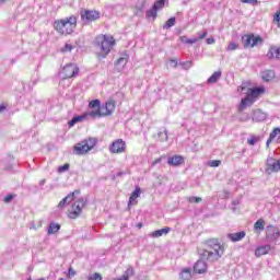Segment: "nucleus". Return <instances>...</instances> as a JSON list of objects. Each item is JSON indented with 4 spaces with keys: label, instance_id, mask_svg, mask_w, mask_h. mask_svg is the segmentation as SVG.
<instances>
[{
    "label": "nucleus",
    "instance_id": "obj_1",
    "mask_svg": "<svg viewBox=\"0 0 280 280\" xmlns=\"http://www.w3.org/2000/svg\"><path fill=\"white\" fill-rule=\"evenodd\" d=\"M100 102V100L95 98L90 101L89 108H97L96 110H91V119H100L102 117H110L113 113H115V108H117V102L115 100L109 98L105 104Z\"/></svg>",
    "mask_w": 280,
    "mask_h": 280
},
{
    "label": "nucleus",
    "instance_id": "obj_2",
    "mask_svg": "<svg viewBox=\"0 0 280 280\" xmlns=\"http://www.w3.org/2000/svg\"><path fill=\"white\" fill-rule=\"evenodd\" d=\"M52 27L60 36H70L78 27V16L72 14L68 18L57 19L54 21Z\"/></svg>",
    "mask_w": 280,
    "mask_h": 280
},
{
    "label": "nucleus",
    "instance_id": "obj_3",
    "mask_svg": "<svg viewBox=\"0 0 280 280\" xmlns=\"http://www.w3.org/2000/svg\"><path fill=\"white\" fill-rule=\"evenodd\" d=\"M208 249H203L199 253L202 259H206L210 264L218 261L224 255V246L220 244L218 238H212L207 241Z\"/></svg>",
    "mask_w": 280,
    "mask_h": 280
},
{
    "label": "nucleus",
    "instance_id": "obj_4",
    "mask_svg": "<svg viewBox=\"0 0 280 280\" xmlns=\"http://www.w3.org/2000/svg\"><path fill=\"white\" fill-rule=\"evenodd\" d=\"M95 45L98 49L97 58H107L108 54L117 45V39L113 35L101 34L95 37Z\"/></svg>",
    "mask_w": 280,
    "mask_h": 280
},
{
    "label": "nucleus",
    "instance_id": "obj_5",
    "mask_svg": "<svg viewBox=\"0 0 280 280\" xmlns=\"http://www.w3.org/2000/svg\"><path fill=\"white\" fill-rule=\"evenodd\" d=\"M264 93H266V88L264 86L248 89L246 97L241 101V108L253 106L255 102H257V100L264 95Z\"/></svg>",
    "mask_w": 280,
    "mask_h": 280
},
{
    "label": "nucleus",
    "instance_id": "obj_6",
    "mask_svg": "<svg viewBox=\"0 0 280 280\" xmlns=\"http://www.w3.org/2000/svg\"><path fill=\"white\" fill-rule=\"evenodd\" d=\"M242 40L245 49H253V47H258L264 43L261 35H255L253 33L243 35Z\"/></svg>",
    "mask_w": 280,
    "mask_h": 280
},
{
    "label": "nucleus",
    "instance_id": "obj_7",
    "mask_svg": "<svg viewBox=\"0 0 280 280\" xmlns=\"http://www.w3.org/2000/svg\"><path fill=\"white\" fill-rule=\"evenodd\" d=\"M84 207H86V198L81 197L72 205V211L69 213V218H71V220L79 218Z\"/></svg>",
    "mask_w": 280,
    "mask_h": 280
},
{
    "label": "nucleus",
    "instance_id": "obj_8",
    "mask_svg": "<svg viewBox=\"0 0 280 280\" xmlns=\"http://www.w3.org/2000/svg\"><path fill=\"white\" fill-rule=\"evenodd\" d=\"M94 145H96V142H78L74 147H73V152L74 154H77L78 156H82L84 154H89V152H91V150H93Z\"/></svg>",
    "mask_w": 280,
    "mask_h": 280
},
{
    "label": "nucleus",
    "instance_id": "obj_9",
    "mask_svg": "<svg viewBox=\"0 0 280 280\" xmlns=\"http://www.w3.org/2000/svg\"><path fill=\"white\" fill-rule=\"evenodd\" d=\"M78 73H80V68L75 63H67L61 71L63 80L75 78Z\"/></svg>",
    "mask_w": 280,
    "mask_h": 280
},
{
    "label": "nucleus",
    "instance_id": "obj_10",
    "mask_svg": "<svg viewBox=\"0 0 280 280\" xmlns=\"http://www.w3.org/2000/svg\"><path fill=\"white\" fill-rule=\"evenodd\" d=\"M100 19V13L96 10L84 9L81 11V20L86 23H93V21H97Z\"/></svg>",
    "mask_w": 280,
    "mask_h": 280
},
{
    "label": "nucleus",
    "instance_id": "obj_11",
    "mask_svg": "<svg viewBox=\"0 0 280 280\" xmlns=\"http://www.w3.org/2000/svg\"><path fill=\"white\" fill-rule=\"evenodd\" d=\"M109 151L112 152V154H121V152L126 151V142L114 141L109 147Z\"/></svg>",
    "mask_w": 280,
    "mask_h": 280
},
{
    "label": "nucleus",
    "instance_id": "obj_12",
    "mask_svg": "<svg viewBox=\"0 0 280 280\" xmlns=\"http://www.w3.org/2000/svg\"><path fill=\"white\" fill-rule=\"evenodd\" d=\"M86 119H91V112H85L84 114L80 116L73 117L70 121H68L69 128H73L75 124H80L82 121H86Z\"/></svg>",
    "mask_w": 280,
    "mask_h": 280
},
{
    "label": "nucleus",
    "instance_id": "obj_13",
    "mask_svg": "<svg viewBox=\"0 0 280 280\" xmlns=\"http://www.w3.org/2000/svg\"><path fill=\"white\" fill-rule=\"evenodd\" d=\"M194 270L195 272H197V275H205V272H207V259L200 256V259L197 260V262L194 266Z\"/></svg>",
    "mask_w": 280,
    "mask_h": 280
},
{
    "label": "nucleus",
    "instance_id": "obj_14",
    "mask_svg": "<svg viewBox=\"0 0 280 280\" xmlns=\"http://www.w3.org/2000/svg\"><path fill=\"white\" fill-rule=\"evenodd\" d=\"M130 60V56L128 54H122L120 58H118L116 61H115V67L116 69H124V67H126V65H128V61Z\"/></svg>",
    "mask_w": 280,
    "mask_h": 280
},
{
    "label": "nucleus",
    "instance_id": "obj_15",
    "mask_svg": "<svg viewBox=\"0 0 280 280\" xmlns=\"http://www.w3.org/2000/svg\"><path fill=\"white\" fill-rule=\"evenodd\" d=\"M167 163L172 165L173 167H178L185 163V158L182 155H173L168 158Z\"/></svg>",
    "mask_w": 280,
    "mask_h": 280
},
{
    "label": "nucleus",
    "instance_id": "obj_16",
    "mask_svg": "<svg viewBox=\"0 0 280 280\" xmlns=\"http://www.w3.org/2000/svg\"><path fill=\"white\" fill-rule=\"evenodd\" d=\"M267 57L270 59V60H275L276 59H279L280 58V46L277 47V46H272L269 51L267 52Z\"/></svg>",
    "mask_w": 280,
    "mask_h": 280
},
{
    "label": "nucleus",
    "instance_id": "obj_17",
    "mask_svg": "<svg viewBox=\"0 0 280 280\" xmlns=\"http://www.w3.org/2000/svg\"><path fill=\"white\" fill-rule=\"evenodd\" d=\"M141 196V188L136 187L135 191L129 197L128 207H132V205H137V198Z\"/></svg>",
    "mask_w": 280,
    "mask_h": 280
},
{
    "label": "nucleus",
    "instance_id": "obj_18",
    "mask_svg": "<svg viewBox=\"0 0 280 280\" xmlns=\"http://www.w3.org/2000/svg\"><path fill=\"white\" fill-rule=\"evenodd\" d=\"M229 240H231V242H241V240H244L246 237V232L241 231L238 233H231L228 234Z\"/></svg>",
    "mask_w": 280,
    "mask_h": 280
},
{
    "label": "nucleus",
    "instance_id": "obj_19",
    "mask_svg": "<svg viewBox=\"0 0 280 280\" xmlns=\"http://www.w3.org/2000/svg\"><path fill=\"white\" fill-rule=\"evenodd\" d=\"M271 246L270 245H262L256 248L255 250V255L257 257H261L264 255H268L269 250H271Z\"/></svg>",
    "mask_w": 280,
    "mask_h": 280
},
{
    "label": "nucleus",
    "instance_id": "obj_20",
    "mask_svg": "<svg viewBox=\"0 0 280 280\" xmlns=\"http://www.w3.org/2000/svg\"><path fill=\"white\" fill-rule=\"evenodd\" d=\"M261 79L264 82H272V80H275V71L272 70L262 71Z\"/></svg>",
    "mask_w": 280,
    "mask_h": 280
},
{
    "label": "nucleus",
    "instance_id": "obj_21",
    "mask_svg": "<svg viewBox=\"0 0 280 280\" xmlns=\"http://www.w3.org/2000/svg\"><path fill=\"white\" fill-rule=\"evenodd\" d=\"M171 229L170 228H163L161 230H156L151 233V237H163V235H167L170 233Z\"/></svg>",
    "mask_w": 280,
    "mask_h": 280
},
{
    "label": "nucleus",
    "instance_id": "obj_22",
    "mask_svg": "<svg viewBox=\"0 0 280 280\" xmlns=\"http://www.w3.org/2000/svg\"><path fill=\"white\" fill-rule=\"evenodd\" d=\"M220 78H222V71H215L209 79H208V83L209 84H215V82H218L220 80Z\"/></svg>",
    "mask_w": 280,
    "mask_h": 280
},
{
    "label": "nucleus",
    "instance_id": "obj_23",
    "mask_svg": "<svg viewBox=\"0 0 280 280\" xmlns=\"http://www.w3.org/2000/svg\"><path fill=\"white\" fill-rule=\"evenodd\" d=\"M81 191L80 189H77L72 192H70L68 196L65 197V200L68 202V205H71L73 200H75V196H80Z\"/></svg>",
    "mask_w": 280,
    "mask_h": 280
},
{
    "label": "nucleus",
    "instance_id": "obj_24",
    "mask_svg": "<svg viewBox=\"0 0 280 280\" xmlns=\"http://www.w3.org/2000/svg\"><path fill=\"white\" fill-rule=\"evenodd\" d=\"M158 16L159 11L154 7L147 11V19H153V21H156Z\"/></svg>",
    "mask_w": 280,
    "mask_h": 280
},
{
    "label": "nucleus",
    "instance_id": "obj_25",
    "mask_svg": "<svg viewBox=\"0 0 280 280\" xmlns=\"http://www.w3.org/2000/svg\"><path fill=\"white\" fill-rule=\"evenodd\" d=\"M59 229H60V224L51 222L48 228V235H54L58 233Z\"/></svg>",
    "mask_w": 280,
    "mask_h": 280
},
{
    "label": "nucleus",
    "instance_id": "obj_26",
    "mask_svg": "<svg viewBox=\"0 0 280 280\" xmlns=\"http://www.w3.org/2000/svg\"><path fill=\"white\" fill-rule=\"evenodd\" d=\"M180 43H184L185 45H194L198 43V38L189 39L187 36H180L179 37Z\"/></svg>",
    "mask_w": 280,
    "mask_h": 280
},
{
    "label": "nucleus",
    "instance_id": "obj_27",
    "mask_svg": "<svg viewBox=\"0 0 280 280\" xmlns=\"http://www.w3.org/2000/svg\"><path fill=\"white\" fill-rule=\"evenodd\" d=\"M179 279L190 280L191 279V270L190 269H184L179 275Z\"/></svg>",
    "mask_w": 280,
    "mask_h": 280
},
{
    "label": "nucleus",
    "instance_id": "obj_28",
    "mask_svg": "<svg viewBox=\"0 0 280 280\" xmlns=\"http://www.w3.org/2000/svg\"><path fill=\"white\" fill-rule=\"evenodd\" d=\"M176 25V18H170L165 24L163 25L164 30H170V27H174Z\"/></svg>",
    "mask_w": 280,
    "mask_h": 280
},
{
    "label": "nucleus",
    "instance_id": "obj_29",
    "mask_svg": "<svg viewBox=\"0 0 280 280\" xmlns=\"http://www.w3.org/2000/svg\"><path fill=\"white\" fill-rule=\"evenodd\" d=\"M74 48L75 47L73 45L66 43V45L62 48H60V51H61V54H69L71 51H73Z\"/></svg>",
    "mask_w": 280,
    "mask_h": 280
},
{
    "label": "nucleus",
    "instance_id": "obj_30",
    "mask_svg": "<svg viewBox=\"0 0 280 280\" xmlns=\"http://www.w3.org/2000/svg\"><path fill=\"white\" fill-rule=\"evenodd\" d=\"M278 135H280V127L272 129V131L269 135L268 141H275V139H277Z\"/></svg>",
    "mask_w": 280,
    "mask_h": 280
},
{
    "label": "nucleus",
    "instance_id": "obj_31",
    "mask_svg": "<svg viewBox=\"0 0 280 280\" xmlns=\"http://www.w3.org/2000/svg\"><path fill=\"white\" fill-rule=\"evenodd\" d=\"M153 8L159 12L165 8V0H158L154 2Z\"/></svg>",
    "mask_w": 280,
    "mask_h": 280
},
{
    "label": "nucleus",
    "instance_id": "obj_32",
    "mask_svg": "<svg viewBox=\"0 0 280 280\" xmlns=\"http://www.w3.org/2000/svg\"><path fill=\"white\" fill-rule=\"evenodd\" d=\"M254 228L256 231H264V220L259 219L255 222Z\"/></svg>",
    "mask_w": 280,
    "mask_h": 280
},
{
    "label": "nucleus",
    "instance_id": "obj_33",
    "mask_svg": "<svg viewBox=\"0 0 280 280\" xmlns=\"http://www.w3.org/2000/svg\"><path fill=\"white\" fill-rule=\"evenodd\" d=\"M135 275V269L132 267L127 268L122 277H127V280H130V277Z\"/></svg>",
    "mask_w": 280,
    "mask_h": 280
},
{
    "label": "nucleus",
    "instance_id": "obj_34",
    "mask_svg": "<svg viewBox=\"0 0 280 280\" xmlns=\"http://www.w3.org/2000/svg\"><path fill=\"white\" fill-rule=\"evenodd\" d=\"M209 167H220L222 165V161L220 160H212L208 162Z\"/></svg>",
    "mask_w": 280,
    "mask_h": 280
},
{
    "label": "nucleus",
    "instance_id": "obj_35",
    "mask_svg": "<svg viewBox=\"0 0 280 280\" xmlns=\"http://www.w3.org/2000/svg\"><path fill=\"white\" fill-rule=\"evenodd\" d=\"M69 167H70L69 163H66V164L59 166L58 170H57V172H58L59 174H63V172H68Z\"/></svg>",
    "mask_w": 280,
    "mask_h": 280
},
{
    "label": "nucleus",
    "instance_id": "obj_36",
    "mask_svg": "<svg viewBox=\"0 0 280 280\" xmlns=\"http://www.w3.org/2000/svg\"><path fill=\"white\" fill-rule=\"evenodd\" d=\"M240 45L237 43H230L228 46V51H235V49H238Z\"/></svg>",
    "mask_w": 280,
    "mask_h": 280
},
{
    "label": "nucleus",
    "instance_id": "obj_37",
    "mask_svg": "<svg viewBox=\"0 0 280 280\" xmlns=\"http://www.w3.org/2000/svg\"><path fill=\"white\" fill-rule=\"evenodd\" d=\"M14 200V195L9 194L3 198V202H5V205H10V202H12Z\"/></svg>",
    "mask_w": 280,
    "mask_h": 280
},
{
    "label": "nucleus",
    "instance_id": "obj_38",
    "mask_svg": "<svg viewBox=\"0 0 280 280\" xmlns=\"http://www.w3.org/2000/svg\"><path fill=\"white\" fill-rule=\"evenodd\" d=\"M102 276L100 273H93V275H90L88 280H102Z\"/></svg>",
    "mask_w": 280,
    "mask_h": 280
},
{
    "label": "nucleus",
    "instance_id": "obj_39",
    "mask_svg": "<svg viewBox=\"0 0 280 280\" xmlns=\"http://www.w3.org/2000/svg\"><path fill=\"white\" fill-rule=\"evenodd\" d=\"M273 21L277 23L278 27H280V10L276 12Z\"/></svg>",
    "mask_w": 280,
    "mask_h": 280
},
{
    "label": "nucleus",
    "instance_id": "obj_40",
    "mask_svg": "<svg viewBox=\"0 0 280 280\" xmlns=\"http://www.w3.org/2000/svg\"><path fill=\"white\" fill-rule=\"evenodd\" d=\"M189 202H195V203L202 202V198H200V197H190Z\"/></svg>",
    "mask_w": 280,
    "mask_h": 280
},
{
    "label": "nucleus",
    "instance_id": "obj_41",
    "mask_svg": "<svg viewBox=\"0 0 280 280\" xmlns=\"http://www.w3.org/2000/svg\"><path fill=\"white\" fill-rule=\"evenodd\" d=\"M68 201L65 200V198L58 203V208L59 209H65V207H67Z\"/></svg>",
    "mask_w": 280,
    "mask_h": 280
},
{
    "label": "nucleus",
    "instance_id": "obj_42",
    "mask_svg": "<svg viewBox=\"0 0 280 280\" xmlns=\"http://www.w3.org/2000/svg\"><path fill=\"white\" fill-rule=\"evenodd\" d=\"M77 275L75 270H73V268H69L68 269V277L69 279L73 278Z\"/></svg>",
    "mask_w": 280,
    "mask_h": 280
},
{
    "label": "nucleus",
    "instance_id": "obj_43",
    "mask_svg": "<svg viewBox=\"0 0 280 280\" xmlns=\"http://www.w3.org/2000/svg\"><path fill=\"white\" fill-rule=\"evenodd\" d=\"M191 61H186L184 63H182V66L184 67V69H191Z\"/></svg>",
    "mask_w": 280,
    "mask_h": 280
},
{
    "label": "nucleus",
    "instance_id": "obj_44",
    "mask_svg": "<svg viewBox=\"0 0 280 280\" xmlns=\"http://www.w3.org/2000/svg\"><path fill=\"white\" fill-rule=\"evenodd\" d=\"M206 43H207V45H213L215 43V38L209 37V38H207Z\"/></svg>",
    "mask_w": 280,
    "mask_h": 280
},
{
    "label": "nucleus",
    "instance_id": "obj_45",
    "mask_svg": "<svg viewBox=\"0 0 280 280\" xmlns=\"http://www.w3.org/2000/svg\"><path fill=\"white\" fill-rule=\"evenodd\" d=\"M207 31H205L202 34L199 35L198 40H205V38H207Z\"/></svg>",
    "mask_w": 280,
    "mask_h": 280
},
{
    "label": "nucleus",
    "instance_id": "obj_46",
    "mask_svg": "<svg viewBox=\"0 0 280 280\" xmlns=\"http://www.w3.org/2000/svg\"><path fill=\"white\" fill-rule=\"evenodd\" d=\"M170 62H171V65H173V67H178V60L177 59H171Z\"/></svg>",
    "mask_w": 280,
    "mask_h": 280
},
{
    "label": "nucleus",
    "instance_id": "obj_47",
    "mask_svg": "<svg viewBox=\"0 0 280 280\" xmlns=\"http://www.w3.org/2000/svg\"><path fill=\"white\" fill-rule=\"evenodd\" d=\"M241 3H257V0H241Z\"/></svg>",
    "mask_w": 280,
    "mask_h": 280
},
{
    "label": "nucleus",
    "instance_id": "obj_48",
    "mask_svg": "<svg viewBox=\"0 0 280 280\" xmlns=\"http://www.w3.org/2000/svg\"><path fill=\"white\" fill-rule=\"evenodd\" d=\"M159 136L162 137V139H167V132H160Z\"/></svg>",
    "mask_w": 280,
    "mask_h": 280
},
{
    "label": "nucleus",
    "instance_id": "obj_49",
    "mask_svg": "<svg viewBox=\"0 0 280 280\" xmlns=\"http://www.w3.org/2000/svg\"><path fill=\"white\" fill-rule=\"evenodd\" d=\"M232 205H233V207H237V205H240V199H234L232 201Z\"/></svg>",
    "mask_w": 280,
    "mask_h": 280
},
{
    "label": "nucleus",
    "instance_id": "obj_50",
    "mask_svg": "<svg viewBox=\"0 0 280 280\" xmlns=\"http://www.w3.org/2000/svg\"><path fill=\"white\" fill-rule=\"evenodd\" d=\"M159 163H161V158L156 159V160L152 163V166L159 165Z\"/></svg>",
    "mask_w": 280,
    "mask_h": 280
},
{
    "label": "nucleus",
    "instance_id": "obj_51",
    "mask_svg": "<svg viewBox=\"0 0 280 280\" xmlns=\"http://www.w3.org/2000/svg\"><path fill=\"white\" fill-rule=\"evenodd\" d=\"M199 148H198V143H195V147L192 148V152H198Z\"/></svg>",
    "mask_w": 280,
    "mask_h": 280
},
{
    "label": "nucleus",
    "instance_id": "obj_52",
    "mask_svg": "<svg viewBox=\"0 0 280 280\" xmlns=\"http://www.w3.org/2000/svg\"><path fill=\"white\" fill-rule=\"evenodd\" d=\"M45 183H47V179H42V180L39 182V187H43V185H45Z\"/></svg>",
    "mask_w": 280,
    "mask_h": 280
},
{
    "label": "nucleus",
    "instance_id": "obj_53",
    "mask_svg": "<svg viewBox=\"0 0 280 280\" xmlns=\"http://www.w3.org/2000/svg\"><path fill=\"white\" fill-rule=\"evenodd\" d=\"M124 174H126L125 172H118L117 174H116V176L119 178V176H124Z\"/></svg>",
    "mask_w": 280,
    "mask_h": 280
},
{
    "label": "nucleus",
    "instance_id": "obj_54",
    "mask_svg": "<svg viewBox=\"0 0 280 280\" xmlns=\"http://www.w3.org/2000/svg\"><path fill=\"white\" fill-rule=\"evenodd\" d=\"M114 280H128V277H120V278H117V279H114Z\"/></svg>",
    "mask_w": 280,
    "mask_h": 280
},
{
    "label": "nucleus",
    "instance_id": "obj_55",
    "mask_svg": "<svg viewBox=\"0 0 280 280\" xmlns=\"http://www.w3.org/2000/svg\"><path fill=\"white\" fill-rule=\"evenodd\" d=\"M3 110H5V106L4 105H0V113H3Z\"/></svg>",
    "mask_w": 280,
    "mask_h": 280
},
{
    "label": "nucleus",
    "instance_id": "obj_56",
    "mask_svg": "<svg viewBox=\"0 0 280 280\" xmlns=\"http://www.w3.org/2000/svg\"><path fill=\"white\" fill-rule=\"evenodd\" d=\"M137 228H138V229H143V223H138V224H137Z\"/></svg>",
    "mask_w": 280,
    "mask_h": 280
},
{
    "label": "nucleus",
    "instance_id": "obj_57",
    "mask_svg": "<svg viewBox=\"0 0 280 280\" xmlns=\"http://www.w3.org/2000/svg\"><path fill=\"white\" fill-rule=\"evenodd\" d=\"M249 145H255L256 141H248Z\"/></svg>",
    "mask_w": 280,
    "mask_h": 280
},
{
    "label": "nucleus",
    "instance_id": "obj_58",
    "mask_svg": "<svg viewBox=\"0 0 280 280\" xmlns=\"http://www.w3.org/2000/svg\"><path fill=\"white\" fill-rule=\"evenodd\" d=\"M237 91H244V86H238Z\"/></svg>",
    "mask_w": 280,
    "mask_h": 280
},
{
    "label": "nucleus",
    "instance_id": "obj_59",
    "mask_svg": "<svg viewBox=\"0 0 280 280\" xmlns=\"http://www.w3.org/2000/svg\"><path fill=\"white\" fill-rule=\"evenodd\" d=\"M270 143H271L270 141H267V148L270 145Z\"/></svg>",
    "mask_w": 280,
    "mask_h": 280
},
{
    "label": "nucleus",
    "instance_id": "obj_60",
    "mask_svg": "<svg viewBox=\"0 0 280 280\" xmlns=\"http://www.w3.org/2000/svg\"><path fill=\"white\" fill-rule=\"evenodd\" d=\"M0 3H5V0H0Z\"/></svg>",
    "mask_w": 280,
    "mask_h": 280
},
{
    "label": "nucleus",
    "instance_id": "obj_61",
    "mask_svg": "<svg viewBox=\"0 0 280 280\" xmlns=\"http://www.w3.org/2000/svg\"><path fill=\"white\" fill-rule=\"evenodd\" d=\"M59 280H65V278H60Z\"/></svg>",
    "mask_w": 280,
    "mask_h": 280
}]
</instances>
